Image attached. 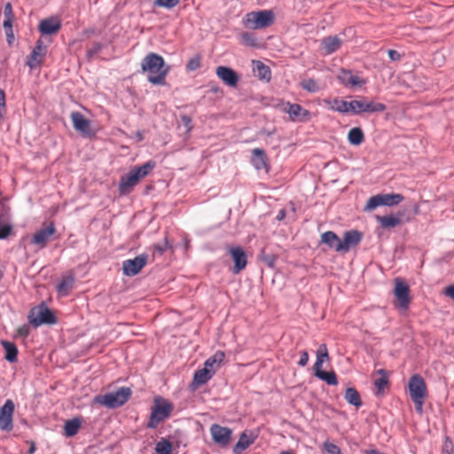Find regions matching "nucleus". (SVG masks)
Here are the masks:
<instances>
[{
  "label": "nucleus",
  "mask_w": 454,
  "mask_h": 454,
  "mask_svg": "<svg viewBox=\"0 0 454 454\" xmlns=\"http://www.w3.org/2000/svg\"><path fill=\"white\" fill-rule=\"evenodd\" d=\"M141 70L148 74L147 80L151 83L163 85L169 72V67L165 66L164 59L160 55L150 52L142 59Z\"/></svg>",
  "instance_id": "1"
},
{
  "label": "nucleus",
  "mask_w": 454,
  "mask_h": 454,
  "mask_svg": "<svg viewBox=\"0 0 454 454\" xmlns=\"http://www.w3.org/2000/svg\"><path fill=\"white\" fill-rule=\"evenodd\" d=\"M340 103L342 104L341 107H333V110L341 114L351 112L354 114L360 115L364 113H382L387 109L385 104L367 100L364 97H361L360 99L351 100L350 102L340 101Z\"/></svg>",
  "instance_id": "2"
},
{
  "label": "nucleus",
  "mask_w": 454,
  "mask_h": 454,
  "mask_svg": "<svg viewBox=\"0 0 454 454\" xmlns=\"http://www.w3.org/2000/svg\"><path fill=\"white\" fill-rule=\"evenodd\" d=\"M174 411V404L162 396H155L146 427L154 429L160 423L168 419Z\"/></svg>",
  "instance_id": "3"
},
{
  "label": "nucleus",
  "mask_w": 454,
  "mask_h": 454,
  "mask_svg": "<svg viewBox=\"0 0 454 454\" xmlns=\"http://www.w3.org/2000/svg\"><path fill=\"white\" fill-rule=\"evenodd\" d=\"M132 395L129 387H121L115 392L98 395L93 398L94 404H100L108 409H116L124 405Z\"/></svg>",
  "instance_id": "4"
},
{
  "label": "nucleus",
  "mask_w": 454,
  "mask_h": 454,
  "mask_svg": "<svg viewBox=\"0 0 454 454\" xmlns=\"http://www.w3.org/2000/svg\"><path fill=\"white\" fill-rule=\"evenodd\" d=\"M275 21V14L271 10L250 12L245 15L242 24L248 29H262L270 27Z\"/></svg>",
  "instance_id": "5"
},
{
  "label": "nucleus",
  "mask_w": 454,
  "mask_h": 454,
  "mask_svg": "<svg viewBox=\"0 0 454 454\" xmlns=\"http://www.w3.org/2000/svg\"><path fill=\"white\" fill-rule=\"evenodd\" d=\"M410 396L415 404L418 413L423 412V404L427 396V385L423 377L419 374L412 375L409 380Z\"/></svg>",
  "instance_id": "6"
},
{
  "label": "nucleus",
  "mask_w": 454,
  "mask_h": 454,
  "mask_svg": "<svg viewBox=\"0 0 454 454\" xmlns=\"http://www.w3.org/2000/svg\"><path fill=\"white\" fill-rule=\"evenodd\" d=\"M28 321L34 327H38L42 325H55L58 319L55 313L44 302H41L30 309Z\"/></svg>",
  "instance_id": "7"
},
{
  "label": "nucleus",
  "mask_w": 454,
  "mask_h": 454,
  "mask_svg": "<svg viewBox=\"0 0 454 454\" xmlns=\"http://www.w3.org/2000/svg\"><path fill=\"white\" fill-rule=\"evenodd\" d=\"M404 197L400 193H382L372 196L364 207L365 210H373L380 206H395L401 203Z\"/></svg>",
  "instance_id": "8"
},
{
  "label": "nucleus",
  "mask_w": 454,
  "mask_h": 454,
  "mask_svg": "<svg viewBox=\"0 0 454 454\" xmlns=\"http://www.w3.org/2000/svg\"><path fill=\"white\" fill-rule=\"evenodd\" d=\"M394 294L396 299L395 306L401 309H408L411 298L409 285L401 278L395 279Z\"/></svg>",
  "instance_id": "9"
},
{
  "label": "nucleus",
  "mask_w": 454,
  "mask_h": 454,
  "mask_svg": "<svg viewBox=\"0 0 454 454\" xmlns=\"http://www.w3.org/2000/svg\"><path fill=\"white\" fill-rule=\"evenodd\" d=\"M47 51V45L44 44L41 38L38 39L31 53L27 57L26 65L31 70L40 68L44 62Z\"/></svg>",
  "instance_id": "10"
},
{
  "label": "nucleus",
  "mask_w": 454,
  "mask_h": 454,
  "mask_svg": "<svg viewBox=\"0 0 454 454\" xmlns=\"http://www.w3.org/2000/svg\"><path fill=\"white\" fill-rule=\"evenodd\" d=\"M210 434L213 442L220 448L226 449L230 445L232 438V430L230 427L213 424L210 427Z\"/></svg>",
  "instance_id": "11"
},
{
  "label": "nucleus",
  "mask_w": 454,
  "mask_h": 454,
  "mask_svg": "<svg viewBox=\"0 0 454 454\" xmlns=\"http://www.w3.org/2000/svg\"><path fill=\"white\" fill-rule=\"evenodd\" d=\"M71 120L74 129L79 131L82 137L92 138L96 137V131L91 127V121L77 111L71 113Z\"/></svg>",
  "instance_id": "12"
},
{
  "label": "nucleus",
  "mask_w": 454,
  "mask_h": 454,
  "mask_svg": "<svg viewBox=\"0 0 454 454\" xmlns=\"http://www.w3.org/2000/svg\"><path fill=\"white\" fill-rule=\"evenodd\" d=\"M148 262V254H141L133 259L122 262V271L125 276L133 277L137 275Z\"/></svg>",
  "instance_id": "13"
},
{
  "label": "nucleus",
  "mask_w": 454,
  "mask_h": 454,
  "mask_svg": "<svg viewBox=\"0 0 454 454\" xmlns=\"http://www.w3.org/2000/svg\"><path fill=\"white\" fill-rule=\"evenodd\" d=\"M227 251L234 262L231 272L235 275L240 273L247 265V255L245 250L239 246H231L227 247Z\"/></svg>",
  "instance_id": "14"
},
{
  "label": "nucleus",
  "mask_w": 454,
  "mask_h": 454,
  "mask_svg": "<svg viewBox=\"0 0 454 454\" xmlns=\"http://www.w3.org/2000/svg\"><path fill=\"white\" fill-rule=\"evenodd\" d=\"M15 405L12 400L8 399L0 408V429L10 432L13 428V413Z\"/></svg>",
  "instance_id": "15"
},
{
  "label": "nucleus",
  "mask_w": 454,
  "mask_h": 454,
  "mask_svg": "<svg viewBox=\"0 0 454 454\" xmlns=\"http://www.w3.org/2000/svg\"><path fill=\"white\" fill-rule=\"evenodd\" d=\"M284 112L289 115L293 121L305 122L311 119L310 112L296 103L287 102L284 107Z\"/></svg>",
  "instance_id": "16"
},
{
  "label": "nucleus",
  "mask_w": 454,
  "mask_h": 454,
  "mask_svg": "<svg viewBox=\"0 0 454 454\" xmlns=\"http://www.w3.org/2000/svg\"><path fill=\"white\" fill-rule=\"evenodd\" d=\"M363 233L357 230H349L344 232L343 239L338 245L340 252H348L356 247L362 240Z\"/></svg>",
  "instance_id": "17"
},
{
  "label": "nucleus",
  "mask_w": 454,
  "mask_h": 454,
  "mask_svg": "<svg viewBox=\"0 0 454 454\" xmlns=\"http://www.w3.org/2000/svg\"><path fill=\"white\" fill-rule=\"evenodd\" d=\"M55 232V224L53 222H51L48 226L40 229L33 235L31 243L37 245L41 249L44 248L47 246L51 236H52Z\"/></svg>",
  "instance_id": "18"
},
{
  "label": "nucleus",
  "mask_w": 454,
  "mask_h": 454,
  "mask_svg": "<svg viewBox=\"0 0 454 454\" xmlns=\"http://www.w3.org/2000/svg\"><path fill=\"white\" fill-rule=\"evenodd\" d=\"M215 74L224 84L232 88L237 87L239 76L232 68L225 66H219L216 67Z\"/></svg>",
  "instance_id": "19"
},
{
  "label": "nucleus",
  "mask_w": 454,
  "mask_h": 454,
  "mask_svg": "<svg viewBox=\"0 0 454 454\" xmlns=\"http://www.w3.org/2000/svg\"><path fill=\"white\" fill-rule=\"evenodd\" d=\"M337 79L344 87H359L364 82L356 74H354L351 70L341 68L337 75Z\"/></svg>",
  "instance_id": "20"
},
{
  "label": "nucleus",
  "mask_w": 454,
  "mask_h": 454,
  "mask_svg": "<svg viewBox=\"0 0 454 454\" xmlns=\"http://www.w3.org/2000/svg\"><path fill=\"white\" fill-rule=\"evenodd\" d=\"M257 434L253 431L245 430L239 435V441L233 447L234 454H241L250 445H252L257 438Z\"/></svg>",
  "instance_id": "21"
},
{
  "label": "nucleus",
  "mask_w": 454,
  "mask_h": 454,
  "mask_svg": "<svg viewBox=\"0 0 454 454\" xmlns=\"http://www.w3.org/2000/svg\"><path fill=\"white\" fill-rule=\"evenodd\" d=\"M61 28V21L57 17H50L40 21L38 30L42 35L57 34Z\"/></svg>",
  "instance_id": "22"
},
{
  "label": "nucleus",
  "mask_w": 454,
  "mask_h": 454,
  "mask_svg": "<svg viewBox=\"0 0 454 454\" xmlns=\"http://www.w3.org/2000/svg\"><path fill=\"white\" fill-rule=\"evenodd\" d=\"M215 374L214 369L202 368L194 372L193 380L190 385L192 390H196L200 386L207 383Z\"/></svg>",
  "instance_id": "23"
},
{
  "label": "nucleus",
  "mask_w": 454,
  "mask_h": 454,
  "mask_svg": "<svg viewBox=\"0 0 454 454\" xmlns=\"http://www.w3.org/2000/svg\"><path fill=\"white\" fill-rule=\"evenodd\" d=\"M341 44L342 41L338 35L325 36L321 40V49L325 55L334 53L340 48Z\"/></svg>",
  "instance_id": "24"
},
{
  "label": "nucleus",
  "mask_w": 454,
  "mask_h": 454,
  "mask_svg": "<svg viewBox=\"0 0 454 454\" xmlns=\"http://www.w3.org/2000/svg\"><path fill=\"white\" fill-rule=\"evenodd\" d=\"M251 163L257 170L268 168V157L265 151L262 148H254L252 150Z\"/></svg>",
  "instance_id": "25"
},
{
  "label": "nucleus",
  "mask_w": 454,
  "mask_h": 454,
  "mask_svg": "<svg viewBox=\"0 0 454 454\" xmlns=\"http://www.w3.org/2000/svg\"><path fill=\"white\" fill-rule=\"evenodd\" d=\"M139 182L135 173L130 170L125 176H121L119 192L121 194H128L131 192L132 188L136 186Z\"/></svg>",
  "instance_id": "26"
},
{
  "label": "nucleus",
  "mask_w": 454,
  "mask_h": 454,
  "mask_svg": "<svg viewBox=\"0 0 454 454\" xmlns=\"http://www.w3.org/2000/svg\"><path fill=\"white\" fill-rule=\"evenodd\" d=\"M378 373L380 377L374 381V386L376 387L374 394L376 396H382L384 395L385 388L389 386L388 374L385 369H380Z\"/></svg>",
  "instance_id": "27"
},
{
  "label": "nucleus",
  "mask_w": 454,
  "mask_h": 454,
  "mask_svg": "<svg viewBox=\"0 0 454 454\" xmlns=\"http://www.w3.org/2000/svg\"><path fill=\"white\" fill-rule=\"evenodd\" d=\"M74 284V277L73 275H67L61 278L56 286L57 292L61 296H67L70 290L73 288Z\"/></svg>",
  "instance_id": "28"
},
{
  "label": "nucleus",
  "mask_w": 454,
  "mask_h": 454,
  "mask_svg": "<svg viewBox=\"0 0 454 454\" xmlns=\"http://www.w3.org/2000/svg\"><path fill=\"white\" fill-rule=\"evenodd\" d=\"M321 242L327 245L329 248L333 249L336 252H340L338 248L340 239L334 231H327L324 232L321 235Z\"/></svg>",
  "instance_id": "29"
},
{
  "label": "nucleus",
  "mask_w": 454,
  "mask_h": 454,
  "mask_svg": "<svg viewBox=\"0 0 454 454\" xmlns=\"http://www.w3.org/2000/svg\"><path fill=\"white\" fill-rule=\"evenodd\" d=\"M1 345L3 346L5 351L4 358L9 363L17 362L19 353L17 346L14 343L8 340H1Z\"/></svg>",
  "instance_id": "30"
},
{
  "label": "nucleus",
  "mask_w": 454,
  "mask_h": 454,
  "mask_svg": "<svg viewBox=\"0 0 454 454\" xmlns=\"http://www.w3.org/2000/svg\"><path fill=\"white\" fill-rule=\"evenodd\" d=\"M254 69L257 73V77L261 81L270 82L271 79V70L270 68L265 65L263 62L260 60L254 61Z\"/></svg>",
  "instance_id": "31"
},
{
  "label": "nucleus",
  "mask_w": 454,
  "mask_h": 454,
  "mask_svg": "<svg viewBox=\"0 0 454 454\" xmlns=\"http://www.w3.org/2000/svg\"><path fill=\"white\" fill-rule=\"evenodd\" d=\"M345 400L351 405L359 408L363 405V402L358 391L353 387H348L345 392Z\"/></svg>",
  "instance_id": "32"
},
{
  "label": "nucleus",
  "mask_w": 454,
  "mask_h": 454,
  "mask_svg": "<svg viewBox=\"0 0 454 454\" xmlns=\"http://www.w3.org/2000/svg\"><path fill=\"white\" fill-rule=\"evenodd\" d=\"M348 141L350 145L357 146L364 141V134L360 127L352 128L348 134Z\"/></svg>",
  "instance_id": "33"
},
{
  "label": "nucleus",
  "mask_w": 454,
  "mask_h": 454,
  "mask_svg": "<svg viewBox=\"0 0 454 454\" xmlns=\"http://www.w3.org/2000/svg\"><path fill=\"white\" fill-rule=\"evenodd\" d=\"M82 426V420L80 418H74L66 422L64 427L65 435L72 437L75 435Z\"/></svg>",
  "instance_id": "34"
},
{
  "label": "nucleus",
  "mask_w": 454,
  "mask_h": 454,
  "mask_svg": "<svg viewBox=\"0 0 454 454\" xmlns=\"http://www.w3.org/2000/svg\"><path fill=\"white\" fill-rule=\"evenodd\" d=\"M377 220L380 226L384 229L395 228L401 224L402 221L399 217L395 215H382L377 216Z\"/></svg>",
  "instance_id": "35"
},
{
  "label": "nucleus",
  "mask_w": 454,
  "mask_h": 454,
  "mask_svg": "<svg viewBox=\"0 0 454 454\" xmlns=\"http://www.w3.org/2000/svg\"><path fill=\"white\" fill-rule=\"evenodd\" d=\"M239 42L242 45L257 48L259 47V43L257 42V37L254 33L251 32H243L239 35Z\"/></svg>",
  "instance_id": "36"
},
{
  "label": "nucleus",
  "mask_w": 454,
  "mask_h": 454,
  "mask_svg": "<svg viewBox=\"0 0 454 454\" xmlns=\"http://www.w3.org/2000/svg\"><path fill=\"white\" fill-rule=\"evenodd\" d=\"M153 252V255H159L161 256L166 251L171 249L173 251V247L169 243L168 237L165 236L164 240L162 243H157L153 244L151 248Z\"/></svg>",
  "instance_id": "37"
},
{
  "label": "nucleus",
  "mask_w": 454,
  "mask_h": 454,
  "mask_svg": "<svg viewBox=\"0 0 454 454\" xmlns=\"http://www.w3.org/2000/svg\"><path fill=\"white\" fill-rule=\"evenodd\" d=\"M172 449V442L165 438H161L155 445L156 454H171Z\"/></svg>",
  "instance_id": "38"
},
{
  "label": "nucleus",
  "mask_w": 454,
  "mask_h": 454,
  "mask_svg": "<svg viewBox=\"0 0 454 454\" xmlns=\"http://www.w3.org/2000/svg\"><path fill=\"white\" fill-rule=\"evenodd\" d=\"M300 86L306 91L316 93L320 90L317 82L312 78L304 79L301 82Z\"/></svg>",
  "instance_id": "39"
},
{
  "label": "nucleus",
  "mask_w": 454,
  "mask_h": 454,
  "mask_svg": "<svg viewBox=\"0 0 454 454\" xmlns=\"http://www.w3.org/2000/svg\"><path fill=\"white\" fill-rule=\"evenodd\" d=\"M319 380L326 382L330 386H335L338 384L337 375L334 371L319 372L317 377Z\"/></svg>",
  "instance_id": "40"
},
{
  "label": "nucleus",
  "mask_w": 454,
  "mask_h": 454,
  "mask_svg": "<svg viewBox=\"0 0 454 454\" xmlns=\"http://www.w3.org/2000/svg\"><path fill=\"white\" fill-rule=\"evenodd\" d=\"M278 256L271 253H266L265 250H262L261 261L265 263L269 268L273 269L275 267Z\"/></svg>",
  "instance_id": "41"
},
{
  "label": "nucleus",
  "mask_w": 454,
  "mask_h": 454,
  "mask_svg": "<svg viewBox=\"0 0 454 454\" xmlns=\"http://www.w3.org/2000/svg\"><path fill=\"white\" fill-rule=\"evenodd\" d=\"M200 63H201V57L199 54H197L189 59V61L186 64V70L187 71H195L200 67Z\"/></svg>",
  "instance_id": "42"
},
{
  "label": "nucleus",
  "mask_w": 454,
  "mask_h": 454,
  "mask_svg": "<svg viewBox=\"0 0 454 454\" xmlns=\"http://www.w3.org/2000/svg\"><path fill=\"white\" fill-rule=\"evenodd\" d=\"M179 4V0H154L153 5L172 9Z\"/></svg>",
  "instance_id": "43"
},
{
  "label": "nucleus",
  "mask_w": 454,
  "mask_h": 454,
  "mask_svg": "<svg viewBox=\"0 0 454 454\" xmlns=\"http://www.w3.org/2000/svg\"><path fill=\"white\" fill-rule=\"evenodd\" d=\"M103 49V44L99 42H96L92 46L87 50L86 57L88 59H91L96 54H98Z\"/></svg>",
  "instance_id": "44"
},
{
  "label": "nucleus",
  "mask_w": 454,
  "mask_h": 454,
  "mask_svg": "<svg viewBox=\"0 0 454 454\" xmlns=\"http://www.w3.org/2000/svg\"><path fill=\"white\" fill-rule=\"evenodd\" d=\"M323 447L327 454H342L340 447L335 443L325 442Z\"/></svg>",
  "instance_id": "45"
},
{
  "label": "nucleus",
  "mask_w": 454,
  "mask_h": 454,
  "mask_svg": "<svg viewBox=\"0 0 454 454\" xmlns=\"http://www.w3.org/2000/svg\"><path fill=\"white\" fill-rule=\"evenodd\" d=\"M454 444L449 436L445 437V440L442 448V454H453Z\"/></svg>",
  "instance_id": "46"
},
{
  "label": "nucleus",
  "mask_w": 454,
  "mask_h": 454,
  "mask_svg": "<svg viewBox=\"0 0 454 454\" xmlns=\"http://www.w3.org/2000/svg\"><path fill=\"white\" fill-rule=\"evenodd\" d=\"M12 225L10 223L0 224V239H7L12 233Z\"/></svg>",
  "instance_id": "47"
},
{
  "label": "nucleus",
  "mask_w": 454,
  "mask_h": 454,
  "mask_svg": "<svg viewBox=\"0 0 454 454\" xmlns=\"http://www.w3.org/2000/svg\"><path fill=\"white\" fill-rule=\"evenodd\" d=\"M325 358H329L327 347L325 344H321L317 351V359H320L324 363Z\"/></svg>",
  "instance_id": "48"
},
{
  "label": "nucleus",
  "mask_w": 454,
  "mask_h": 454,
  "mask_svg": "<svg viewBox=\"0 0 454 454\" xmlns=\"http://www.w3.org/2000/svg\"><path fill=\"white\" fill-rule=\"evenodd\" d=\"M156 166V162L154 160H148L145 164L139 166V168L144 171L145 176H147Z\"/></svg>",
  "instance_id": "49"
},
{
  "label": "nucleus",
  "mask_w": 454,
  "mask_h": 454,
  "mask_svg": "<svg viewBox=\"0 0 454 454\" xmlns=\"http://www.w3.org/2000/svg\"><path fill=\"white\" fill-rule=\"evenodd\" d=\"M181 121L184 124V126L187 129L188 131H191L193 128L192 126V118L187 114L181 115Z\"/></svg>",
  "instance_id": "50"
},
{
  "label": "nucleus",
  "mask_w": 454,
  "mask_h": 454,
  "mask_svg": "<svg viewBox=\"0 0 454 454\" xmlns=\"http://www.w3.org/2000/svg\"><path fill=\"white\" fill-rule=\"evenodd\" d=\"M30 333V328L27 325L20 326L17 330V334L20 337L27 338Z\"/></svg>",
  "instance_id": "51"
},
{
  "label": "nucleus",
  "mask_w": 454,
  "mask_h": 454,
  "mask_svg": "<svg viewBox=\"0 0 454 454\" xmlns=\"http://www.w3.org/2000/svg\"><path fill=\"white\" fill-rule=\"evenodd\" d=\"M4 18L8 19H14V13H13V10H12V5L10 2H8L5 5H4Z\"/></svg>",
  "instance_id": "52"
},
{
  "label": "nucleus",
  "mask_w": 454,
  "mask_h": 454,
  "mask_svg": "<svg viewBox=\"0 0 454 454\" xmlns=\"http://www.w3.org/2000/svg\"><path fill=\"white\" fill-rule=\"evenodd\" d=\"M224 358H225V354H224V352H223L221 350L216 351L215 353V355L212 356V361H215L217 364V366H219L221 364V363L223 361Z\"/></svg>",
  "instance_id": "53"
},
{
  "label": "nucleus",
  "mask_w": 454,
  "mask_h": 454,
  "mask_svg": "<svg viewBox=\"0 0 454 454\" xmlns=\"http://www.w3.org/2000/svg\"><path fill=\"white\" fill-rule=\"evenodd\" d=\"M309 362V354L306 350L301 352L300 360L298 361V364L301 367L307 365Z\"/></svg>",
  "instance_id": "54"
},
{
  "label": "nucleus",
  "mask_w": 454,
  "mask_h": 454,
  "mask_svg": "<svg viewBox=\"0 0 454 454\" xmlns=\"http://www.w3.org/2000/svg\"><path fill=\"white\" fill-rule=\"evenodd\" d=\"M5 110H6L5 92L3 89H0V114H3L2 111L5 112Z\"/></svg>",
  "instance_id": "55"
},
{
  "label": "nucleus",
  "mask_w": 454,
  "mask_h": 454,
  "mask_svg": "<svg viewBox=\"0 0 454 454\" xmlns=\"http://www.w3.org/2000/svg\"><path fill=\"white\" fill-rule=\"evenodd\" d=\"M387 54L389 59L393 61H399L402 58V55L395 50H388Z\"/></svg>",
  "instance_id": "56"
},
{
  "label": "nucleus",
  "mask_w": 454,
  "mask_h": 454,
  "mask_svg": "<svg viewBox=\"0 0 454 454\" xmlns=\"http://www.w3.org/2000/svg\"><path fill=\"white\" fill-rule=\"evenodd\" d=\"M5 35L8 45L12 46L15 40L13 29L5 30Z\"/></svg>",
  "instance_id": "57"
},
{
  "label": "nucleus",
  "mask_w": 454,
  "mask_h": 454,
  "mask_svg": "<svg viewBox=\"0 0 454 454\" xmlns=\"http://www.w3.org/2000/svg\"><path fill=\"white\" fill-rule=\"evenodd\" d=\"M322 364H323L322 360H320V359H317L316 360V363L314 364V366H313L316 377L319 376V372H324L321 369L322 368Z\"/></svg>",
  "instance_id": "58"
},
{
  "label": "nucleus",
  "mask_w": 454,
  "mask_h": 454,
  "mask_svg": "<svg viewBox=\"0 0 454 454\" xmlns=\"http://www.w3.org/2000/svg\"><path fill=\"white\" fill-rule=\"evenodd\" d=\"M444 294L454 301V285H450L445 288Z\"/></svg>",
  "instance_id": "59"
},
{
  "label": "nucleus",
  "mask_w": 454,
  "mask_h": 454,
  "mask_svg": "<svg viewBox=\"0 0 454 454\" xmlns=\"http://www.w3.org/2000/svg\"><path fill=\"white\" fill-rule=\"evenodd\" d=\"M131 170L133 171V173H135L139 181L146 176L144 171H142V169L139 167H136Z\"/></svg>",
  "instance_id": "60"
},
{
  "label": "nucleus",
  "mask_w": 454,
  "mask_h": 454,
  "mask_svg": "<svg viewBox=\"0 0 454 454\" xmlns=\"http://www.w3.org/2000/svg\"><path fill=\"white\" fill-rule=\"evenodd\" d=\"M13 20H14V19H10V18L6 19V18H4V23H3L4 30L12 29Z\"/></svg>",
  "instance_id": "61"
},
{
  "label": "nucleus",
  "mask_w": 454,
  "mask_h": 454,
  "mask_svg": "<svg viewBox=\"0 0 454 454\" xmlns=\"http://www.w3.org/2000/svg\"><path fill=\"white\" fill-rule=\"evenodd\" d=\"M217 364L215 361H212V356L206 360L204 364L205 368L213 369V366Z\"/></svg>",
  "instance_id": "62"
},
{
  "label": "nucleus",
  "mask_w": 454,
  "mask_h": 454,
  "mask_svg": "<svg viewBox=\"0 0 454 454\" xmlns=\"http://www.w3.org/2000/svg\"><path fill=\"white\" fill-rule=\"evenodd\" d=\"M286 209L282 208L280 209L278 214H277V216H276V219L278 221H282L286 218Z\"/></svg>",
  "instance_id": "63"
},
{
  "label": "nucleus",
  "mask_w": 454,
  "mask_h": 454,
  "mask_svg": "<svg viewBox=\"0 0 454 454\" xmlns=\"http://www.w3.org/2000/svg\"><path fill=\"white\" fill-rule=\"evenodd\" d=\"M29 449L27 450V454H34L35 452V450H36V446H35V442L31 441L29 442Z\"/></svg>",
  "instance_id": "64"
}]
</instances>
